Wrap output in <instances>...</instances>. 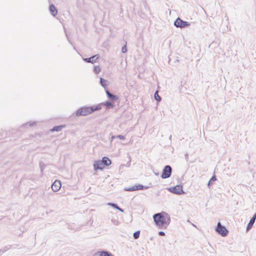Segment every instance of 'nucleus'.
Returning a JSON list of instances; mask_svg holds the SVG:
<instances>
[{"label": "nucleus", "instance_id": "obj_6", "mask_svg": "<svg viewBox=\"0 0 256 256\" xmlns=\"http://www.w3.org/2000/svg\"><path fill=\"white\" fill-rule=\"evenodd\" d=\"M190 23L183 20L179 17L174 22V26L176 28H187L190 26Z\"/></svg>", "mask_w": 256, "mask_h": 256}, {"label": "nucleus", "instance_id": "obj_3", "mask_svg": "<svg viewBox=\"0 0 256 256\" xmlns=\"http://www.w3.org/2000/svg\"><path fill=\"white\" fill-rule=\"evenodd\" d=\"M215 230L219 234L221 235L222 236H227L229 232L226 226L222 225L220 222H218Z\"/></svg>", "mask_w": 256, "mask_h": 256}, {"label": "nucleus", "instance_id": "obj_14", "mask_svg": "<svg viewBox=\"0 0 256 256\" xmlns=\"http://www.w3.org/2000/svg\"><path fill=\"white\" fill-rule=\"evenodd\" d=\"M49 10L51 14L54 16H55L58 14V10L52 4H50Z\"/></svg>", "mask_w": 256, "mask_h": 256}, {"label": "nucleus", "instance_id": "obj_13", "mask_svg": "<svg viewBox=\"0 0 256 256\" xmlns=\"http://www.w3.org/2000/svg\"><path fill=\"white\" fill-rule=\"evenodd\" d=\"M256 219V212L253 215L252 218L250 220L246 228V232H248L252 227L254 224L255 222Z\"/></svg>", "mask_w": 256, "mask_h": 256}, {"label": "nucleus", "instance_id": "obj_2", "mask_svg": "<svg viewBox=\"0 0 256 256\" xmlns=\"http://www.w3.org/2000/svg\"><path fill=\"white\" fill-rule=\"evenodd\" d=\"M100 109L101 107L100 104L90 106H84L78 109L75 114L77 116H86Z\"/></svg>", "mask_w": 256, "mask_h": 256}, {"label": "nucleus", "instance_id": "obj_5", "mask_svg": "<svg viewBox=\"0 0 256 256\" xmlns=\"http://www.w3.org/2000/svg\"><path fill=\"white\" fill-rule=\"evenodd\" d=\"M172 173V167L169 165H166L164 168L160 176L162 179L168 178L171 176Z\"/></svg>", "mask_w": 256, "mask_h": 256}, {"label": "nucleus", "instance_id": "obj_31", "mask_svg": "<svg viewBox=\"0 0 256 256\" xmlns=\"http://www.w3.org/2000/svg\"><path fill=\"white\" fill-rule=\"evenodd\" d=\"M116 138V136H112L111 137V138H112V140H113L114 138Z\"/></svg>", "mask_w": 256, "mask_h": 256}, {"label": "nucleus", "instance_id": "obj_30", "mask_svg": "<svg viewBox=\"0 0 256 256\" xmlns=\"http://www.w3.org/2000/svg\"><path fill=\"white\" fill-rule=\"evenodd\" d=\"M158 234L160 236H165V232L163 231H159Z\"/></svg>", "mask_w": 256, "mask_h": 256}, {"label": "nucleus", "instance_id": "obj_34", "mask_svg": "<svg viewBox=\"0 0 256 256\" xmlns=\"http://www.w3.org/2000/svg\"><path fill=\"white\" fill-rule=\"evenodd\" d=\"M171 138H172V136L170 135V138H170V139H171Z\"/></svg>", "mask_w": 256, "mask_h": 256}, {"label": "nucleus", "instance_id": "obj_16", "mask_svg": "<svg viewBox=\"0 0 256 256\" xmlns=\"http://www.w3.org/2000/svg\"><path fill=\"white\" fill-rule=\"evenodd\" d=\"M97 253L99 254V256H114L111 252L106 250L98 251Z\"/></svg>", "mask_w": 256, "mask_h": 256}, {"label": "nucleus", "instance_id": "obj_29", "mask_svg": "<svg viewBox=\"0 0 256 256\" xmlns=\"http://www.w3.org/2000/svg\"><path fill=\"white\" fill-rule=\"evenodd\" d=\"M116 138H118L121 140H124L125 139V136L122 135H118L116 136Z\"/></svg>", "mask_w": 256, "mask_h": 256}, {"label": "nucleus", "instance_id": "obj_24", "mask_svg": "<svg viewBox=\"0 0 256 256\" xmlns=\"http://www.w3.org/2000/svg\"><path fill=\"white\" fill-rule=\"evenodd\" d=\"M36 122H26L22 126L24 128H27L28 126V125L29 126H32L35 125H36Z\"/></svg>", "mask_w": 256, "mask_h": 256}, {"label": "nucleus", "instance_id": "obj_27", "mask_svg": "<svg viewBox=\"0 0 256 256\" xmlns=\"http://www.w3.org/2000/svg\"><path fill=\"white\" fill-rule=\"evenodd\" d=\"M111 221L112 222V224L116 226H118L120 224V222L118 219L112 218L111 220Z\"/></svg>", "mask_w": 256, "mask_h": 256}, {"label": "nucleus", "instance_id": "obj_11", "mask_svg": "<svg viewBox=\"0 0 256 256\" xmlns=\"http://www.w3.org/2000/svg\"><path fill=\"white\" fill-rule=\"evenodd\" d=\"M61 187V182L60 180H56L52 184L51 188L53 192H58Z\"/></svg>", "mask_w": 256, "mask_h": 256}, {"label": "nucleus", "instance_id": "obj_9", "mask_svg": "<svg viewBox=\"0 0 256 256\" xmlns=\"http://www.w3.org/2000/svg\"><path fill=\"white\" fill-rule=\"evenodd\" d=\"M105 168L100 160L95 161L94 164V171H97L98 170H102Z\"/></svg>", "mask_w": 256, "mask_h": 256}, {"label": "nucleus", "instance_id": "obj_22", "mask_svg": "<svg viewBox=\"0 0 256 256\" xmlns=\"http://www.w3.org/2000/svg\"><path fill=\"white\" fill-rule=\"evenodd\" d=\"M154 99L157 101V102H160L162 100L161 97L158 95V91H156L154 92Z\"/></svg>", "mask_w": 256, "mask_h": 256}, {"label": "nucleus", "instance_id": "obj_17", "mask_svg": "<svg viewBox=\"0 0 256 256\" xmlns=\"http://www.w3.org/2000/svg\"><path fill=\"white\" fill-rule=\"evenodd\" d=\"M65 125H60V126H56L52 128V129L50 130L51 132H60L63 128H65Z\"/></svg>", "mask_w": 256, "mask_h": 256}, {"label": "nucleus", "instance_id": "obj_35", "mask_svg": "<svg viewBox=\"0 0 256 256\" xmlns=\"http://www.w3.org/2000/svg\"><path fill=\"white\" fill-rule=\"evenodd\" d=\"M156 175H158V173H155Z\"/></svg>", "mask_w": 256, "mask_h": 256}, {"label": "nucleus", "instance_id": "obj_15", "mask_svg": "<svg viewBox=\"0 0 256 256\" xmlns=\"http://www.w3.org/2000/svg\"><path fill=\"white\" fill-rule=\"evenodd\" d=\"M100 160L105 166H108L112 164L111 160L106 156L103 157L102 160Z\"/></svg>", "mask_w": 256, "mask_h": 256}, {"label": "nucleus", "instance_id": "obj_23", "mask_svg": "<svg viewBox=\"0 0 256 256\" xmlns=\"http://www.w3.org/2000/svg\"><path fill=\"white\" fill-rule=\"evenodd\" d=\"M11 248L10 245H8L7 246H6L4 248L0 250V255L4 253V252H6L8 250H10Z\"/></svg>", "mask_w": 256, "mask_h": 256}, {"label": "nucleus", "instance_id": "obj_33", "mask_svg": "<svg viewBox=\"0 0 256 256\" xmlns=\"http://www.w3.org/2000/svg\"><path fill=\"white\" fill-rule=\"evenodd\" d=\"M191 224H192L194 227H195V228H197V227H196V226L194 224H192V223H191Z\"/></svg>", "mask_w": 256, "mask_h": 256}, {"label": "nucleus", "instance_id": "obj_8", "mask_svg": "<svg viewBox=\"0 0 256 256\" xmlns=\"http://www.w3.org/2000/svg\"><path fill=\"white\" fill-rule=\"evenodd\" d=\"M105 90L107 97L110 100V101L114 102H116L118 100L119 98L118 96L112 94L111 92H110L109 90H108L106 89Z\"/></svg>", "mask_w": 256, "mask_h": 256}, {"label": "nucleus", "instance_id": "obj_25", "mask_svg": "<svg viewBox=\"0 0 256 256\" xmlns=\"http://www.w3.org/2000/svg\"><path fill=\"white\" fill-rule=\"evenodd\" d=\"M100 71H101V68H100V66H94V72L95 74H98L100 73Z\"/></svg>", "mask_w": 256, "mask_h": 256}, {"label": "nucleus", "instance_id": "obj_32", "mask_svg": "<svg viewBox=\"0 0 256 256\" xmlns=\"http://www.w3.org/2000/svg\"><path fill=\"white\" fill-rule=\"evenodd\" d=\"M180 86H181V88L180 87V91H182V84L180 85Z\"/></svg>", "mask_w": 256, "mask_h": 256}, {"label": "nucleus", "instance_id": "obj_10", "mask_svg": "<svg viewBox=\"0 0 256 256\" xmlns=\"http://www.w3.org/2000/svg\"><path fill=\"white\" fill-rule=\"evenodd\" d=\"M100 58V56L98 54L94 55L90 58H84V60L86 62L94 64L96 62V60H98Z\"/></svg>", "mask_w": 256, "mask_h": 256}, {"label": "nucleus", "instance_id": "obj_36", "mask_svg": "<svg viewBox=\"0 0 256 256\" xmlns=\"http://www.w3.org/2000/svg\"><path fill=\"white\" fill-rule=\"evenodd\" d=\"M188 222L191 223L188 220Z\"/></svg>", "mask_w": 256, "mask_h": 256}, {"label": "nucleus", "instance_id": "obj_26", "mask_svg": "<svg viewBox=\"0 0 256 256\" xmlns=\"http://www.w3.org/2000/svg\"><path fill=\"white\" fill-rule=\"evenodd\" d=\"M140 231L137 230L133 234V237L134 239H138L140 237Z\"/></svg>", "mask_w": 256, "mask_h": 256}, {"label": "nucleus", "instance_id": "obj_4", "mask_svg": "<svg viewBox=\"0 0 256 256\" xmlns=\"http://www.w3.org/2000/svg\"><path fill=\"white\" fill-rule=\"evenodd\" d=\"M168 190L172 193L177 194H183L185 192L183 190L182 186L181 184H178L174 187L168 188Z\"/></svg>", "mask_w": 256, "mask_h": 256}, {"label": "nucleus", "instance_id": "obj_28", "mask_svg": "<svg viewBox=\"0 0 256 256\" xmlns=\"http://www.w3.org/2000/svg\"><path fill=\"white\" fill-rule=\"evenodd\" d=\"M122 52L123 54H125L127 52V47H126V44L124 45L122 48Z\"/></svg>", "mask_w": 256, "mask_h": 256}, {"label": "nucleus", "instance_id": "obj_7", "mask_svg": "<svg viewBox=\"0 0 256 256\" xmlns=\"http://www.w3.org/2000/svg\"><path fill=\"white\" fill-rule=\"evenodd\" d=\"M149 188L148 186H144L141 184H136L134 186L129 188H125L124 190L126 192H133L138 190H146Z\"/></svg>", "mask_w": 256, "mask_h": 256}, {"label": "nucleus", "instance_id": "obj_19", "mask_svg": "<svg viewBox=\"0 0 256 256\" xmlns=\"http://www.w3.org/2000/svg\"><path fill=\"white\" fill-rule=\"evenodd\" d=\"M216 180V175L214 174L212 178L209 180L208 184V188H210V186L214 184V182Z\"/></svg>", "mask_w": 256, "mask_h": 256}, {"label": "nucleus", "instance_id": "obj_12", "mask_svg": "<svg viewBox=\"0 0 256 256\" xmlns=\"http://www.w3.org/2000/svg\"><path fill=\"white\" fill-rule=\"evenodd\" d=\"M98 104L102 108V106H104L106 109L112 108L114 106V103L110 100H106L104 102H102Z\"/></svg>", "mask_w": 256, "mask_h": 256}, {"label": "nucleus", "instance_id": "obj_21", "mask_svg": "<svg viewBox=\"0 0 256 256\" xmlns=\"http://www.w3.org/2000/svg\"><path fill=\"white\" fill-rule=\"evenodd\" d=\"M39 166L41 174H43V171L46 167V164L42 162H40L39 163Z\"/></svg>", "mask_w": 256, "mask_h": 256}, {"label": "nucleus", "instance_id": "obj_18", "mask_svg": "<svg viewBox=\"0 0 256 256\" xmlns=\"http://www.w3.org/2000/svg\"><path fill=\"white\" fill-rule=\"evenodd\" d=\"M100 83L101 84V86L106 89V87L108 86L109 82H108V80L102 78H100Z\"/></svg>", "mask_w": 256, "mask_h": 256}, {"label": "nucleus", "instance_id": "obj_1", "mask_svg": "<svg viewBox=\"0 0 256 256\" xmlns=\"http://www.w3.org/2000/svg\"><path fill=\"white\" fill-rule=\"evenodd\" d=\"M153 219L156 225L161 229L166 228L170 222V215L165 212L154 214Z\"/></svg>", "mask_w": 256, "mask_h": 256}, {"label": "nucleus", "instance_id": "obj_20", "mask_svg": "<svg viewBox=\"0 0 256 256\" xmlns=\"http://www.w3.org/2000/svg\"><path fill=\"white\" fill-rule=\"evenodd\" d=\"M108 206H110L114 208H115L116 209V210H118L119 211L121 212H124V210L122 208H120V207H119L117 204H114V203H112V202H108Z\"/></svg>", "mask_w": 256, "mask_h": 256}]
</instances>
